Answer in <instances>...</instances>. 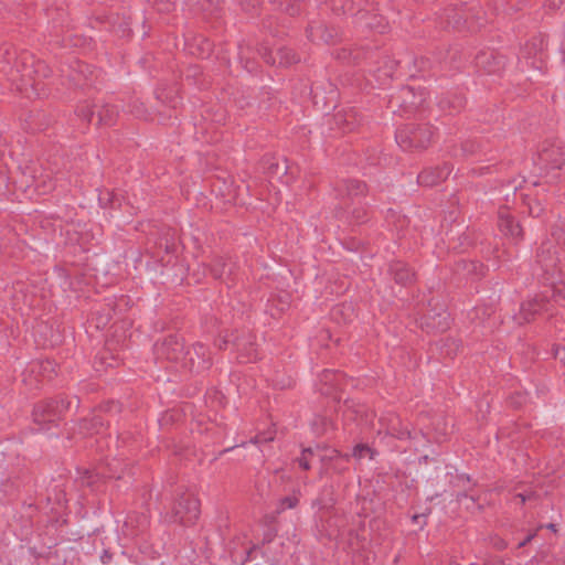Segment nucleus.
<instances>
[{
  "label": "nucleus",
  "mask_w": 565,
  "mask_h": 565,
  "mask_svg": "<svg viewBox=\"0 0 565 565\" xmlns=\"http://www.w3.org/2000/svg\"><path fill=\"white\" fill-rule=\"evenodd\" d=\"M307 32L312 42L330 43L332 41L331 32L322 24L311 25Z\"/></svg>",
  "instance_id": "11"
},
{
  "label": "nucleus",
  "mask_w": 565,
  "mask_h": 565,
  "mask_svg": "<svg viewBox=\"0 0 565 565\" xmlns=\"http://www.w3.org/2000/svg\"><path fill=\"white\" fill-rule=\"evenodd\" d=\"M366 455L370 456V459H373L374 456H375V452L373 449H371L369 446L366 445H356L354 448H353V451H352V456L356 459H363Z\"/></svg>",
  "instance_id": "15"
},
{
  "label": "nucleus",
  "mask_w": 565,
  "mask_h": 565,
  "mask_svg": "<svg viewBox=\"0 0 565 565\" xmlns=\"http://www.w3.org/2000/svg\"><path fill=\"white\" fill-rule=\"evenodd\" d=\"M391 273L396 282L407 285L415 278L414 271L404 263L395 262L391 265Z\"/></svg>",
  "instance_id": "9"
},
{
  "label": "nucleus",
  "mask_w": 565,
  "mask_h": 565,
  "mask_svg": "<svg viewBox=\"0 0 565 565\" xmlns=\"http://www.w3.org/2000/svg\"><path fill=\"white\" fill-rule=\"evenodd\" d=\"M461 498H467V494L458 495V500H461Z\"/></svg>",
  "instance_id": "32"
},
{
  "label": "nucleus",
  "mask_w": 565,
  "mask_h": 565,
  "mask_svg": "<svg viewBox=\"0 0 565 565\" xmlns=\"http://www.w3.org/2000/svg\"><path fill=\"white\" fill-rule=\"evenodd\" d=\"M536 258V262L541 265L543 271L547 275H553L556 268L557 257L556 253L552 250V245L548 244L547 248L542 246V249L537 253Z\"/></svg>",
  "instance_id": "8"
},
{
  "label": "nucleus",
  "mask_w": 565,
  "mask_h": 565,
  "mask_svg": "<svg viewBox=\"0 0 565 565\" xmlns=\"http://www.w3.org/2000/svg\"><path fill=\"white\" fill-rule=\"evenodd\" d=\"M43 367H44L45 370L50 367V369L54 372V365H53V363H52V362H50V361L44 362V363H43Z\"/></svg>",
  "instance_id": "26"
},
{
  "label": "nucleus",
  "mask_w": 565,
  "mask_h": 565,
  "mask_svg": "<svg viewBox=\"0 0 565 565\" xmlns=\"http://www.w3.org/2000/svg\"><path fill=\"white\" fill-rule=\"evenodd\" d=\"M419 518H420L419 515H414V516H413V520H414L415 522H417V520H418Z\"/></svg>",
  "instance_id": "31"
},
{
  "label": "nucleus",
  "mask_w": 565,
  "mask_h": 565,
  "mask_svg": "<svg viewBox=\"0 0 565 565\" xmlns=\"http://www.w3.org/2000/svg\"><path fill=\"white\" fill-rule=\"evenodd\" d=\"M321 461L326 462V461H332V460H337V459H344L345 461L349 460V455H341L338 450L335 449H331L328 451V454H324V455H319Z\"/></svg>",
  "instance_id": "17"
},
{
  "label": "nucleus",
  "mask_w": 565,
  "mask_h": 565,
  "mask_svg": "<svg viewBox=\"0 0 565 565\" xmlns=\"http://www.w3.org/2000/svg\"><path fill=\"white\" fill-rule=\"evenodd\" d=\"M279 54L281 56V62L280 63H284V64H291V63H296L298 60L296 58V55L290 51V50H286V49H282V50H279Z\"/></svg>",
  "instance_id": "18"
},
{
  "label": "nucleus",
  "mask_w": 565,
  "mask_h": 565,
  "mask_svg": "<svg viewBox=\"0 0 565 565\" xmlns=\"http://www.w3.org/2000/svg\"><path fill=\"white\" fill-rule=\"evenodd\" d=\"M316 451L312 448H305L301 452V456L298 458V463L303 470L310 469V457L313 456Z\"/></svg>",
  "instance_id": "16"
},
{
  "label": "nucleus",
  "mask_w": 565,
  "mask_h": 565,
  "mask_svg": "<svg viewBox=\"0 0 565 565\" xmlns=\"http://www.w3.org/2000/svg\"><path fill=\"white\" fill-rule=\"evenodd\" d=\"M527 308H529V310H532L533 313H535V312H537L541 309V306L535 300L534 303L527 302V303L523 305V307H522L523 310H527Z\"/></svg>",
  "instance_id": "20"
},
{
  "label": "nucleus",
  "mask_w": 565,
  "mask_h": 565,
  "mask_svg": "<svg viewBox=\"0 0 565 565\" xmlns=\"http://www.w3.org/2000/svg\"><path fill=\"white\" fill-rule=\"evenodd\" d=\"M98 124L104 126H113L118 117V109L116 106L104 104L97 109Z\"/></svg>",
  "instance_id": "10"
},
{
  "label": "nucleus",
  "mask_w": 565,
  "mask_h": 565,
  "mask_svg": "<svg viewBox=\"0 0 565 565\" xmlns=\"http://www.w3.org/2000/svg\"><path fill=\"white\" fill-rule=\"evenodd\" d=\"M344 186L350 196L364 195L366 192V185L358 180H348L344 182Z\"/></svg>",
  "instance_id": "12"
},
{
  "label": "nucleus",
  "mask_w": 565,
  "mask_h": 565,
  "mask_svg": "<svg viewBox=\"0 0 565 565\" xmlns=\"http://www.w3.org/2000/svg\"><path fill=\"white\" fill-rule=\"evenodd\" d=\"M498 226L507 236H511L513 238H520L522 236V228L520 224L507 212H500Z\"/></svg>",
  "instance_id": "6"
},
{
  "label": "nucleus",
  "mask_w": 565,
  "mask_h": 565,
  "mask_svg": "<svg viewBox=\"0 0 565 565\" xmlns=\"http://www.w3.org/2000/svg\"><path fill=\"white\" fill-rule=\"evenodd\" d=\"M70 405H64L63 402H47L40 403L33 409L34 422L42 424L45 422H54L58 415Z\"/></svg>",
  "instance_id": "3"
},
{
  "label": "nucleus",
  "mask_w": 565,
  "mask_h": 565,
  "mask_svg": "<svg viewBox=\"0 0 565 565\" xmlns=\"http://www.w3.org/2000/svg\"><path fill=\"white\" fill-rule=\"evenodd\" d=\"M203 44H204V46L206 47V53H209V52H210V50H211V44H210V42L204 41V42H203Z\"/></svg>",
  "instance_id": "29"
},
{
  "label": "nucleus",
  "mask_w": 565,
  "mask_h": 565,
  "mask_svg": "<svg viewBox=\"0 0 565 565\" xmlns=\"http://www.w3.org/2000/svg\"><path fill=\"white\" fill-rule=\"evenodd\" d=\"M298 503H299V498L295 493L291 495L284 497L278 502L277 512L281 513L287 509H294L298 505Z\"/></svg>",
  "instance_id": "13"
},
{
  "label": "nucleus",
  "mask_w": 565,
  "mask_h": 565,
  "mask_svg": "<svg viewBox=\"0 0 565 565\" xmlns=\"http://www.w3.org/2000/svg\"><path fill=\"white\" fill-rule=\"evenodd\" d=\"M541 212H542V207L539 202H535V206L530 205V213L533 216H539Z\"/></svg>",
  "instance_id": "23"
},
{
  "label": "nucleus",
  "mask_w": 565,
  "mask_h": 565,
  "mask_svg": "<svg viewBox=\"0 0 565 565\" xmlns=\"http://www.w3.org/2000/svg\"><path fill=\"white\" fill-rule=\"evenodd\" d=\"M158 353L190 372H203L212 364L210 351L204 344L195 343L185 348L183 341L177 337L167 338L158 348Z\"/></svg>",
  "instance_id": "1"
},
{
  "label": "nucleus",
  "mask_w": 565,
  "mask_h": 565,
  "mask_svg": "<svg viewBox=\"0 0 565 565\" xmlns=\"http://www.w3.org/2000/svg\"><path fill=\"white\" fill-rule=\"evenodd\" d=\"M214 278H221L223 275V269H211Z\"/></svg>",
  "instance_id": "25"
},
{
  "label": "nucleus",
  "mask_w": 565,
  "mask_h": 565,
  "mask_svg": "<svg viewBox=\"0 0 565 565\" xmlns=\"http://www.w3.org/2000/svg\"><path fill=\"white\" fill-rule=\"evenodd\" d=\"M434 130L427 125L409 124L396 132V141L404 150L426 149L433 139Z\"/></svg>",
  "instance_id": "2"
},
{
  "label": "nucleus",
  "mask_w": 565,
  "mask_h": 565,
  "mask_svg": "<svg viewBox=\"0 0 565 565\" xmlns=\"http://www.w3.org/2000/svg\"><path fill=\"white\" fill-rule=\"evenodd\" d=\"M94 107L89 105L88 103H84L79 105L76 109V114L78 117H81L84 121L89 122L93 119V116L95 114Z\"/></svg>",
  "instance_id": "14"
},
{
  "label": "nucleus",
  "mask_w": 565,
  "mask_h": 565,
  "mask_svg": "<svg viewBox=\"0 0 565 565\" xmlns=\"http://www.w3.org/2000/svg\"><path fill=\"white\" fill-rule=\"evenodd\" d=\"M450 172L451 168L448 164L425 169L418 174L417 181L423 186H435L445 181Z\"/></svg>",
  "instance_id": "4"
},
{
  "label": "nucleus",
  "mask_w": 565,
  "mask_h": 565,
  "mask_svg": "<svg viewBox=\"0 0 565 565\" xmlns=\"http://www.w3.org/2000/svg\"><path fill=\"white\" fill-rule=\"evenodd\" d=\"M212 269H222V268H221V266L217 265V266L213 267Z\"/></svg>",
  "instance_id": "33"
},
{
  "label": "nucleus",
  "mask_w": 565,
  "mask_h": 565,
  "mask_svg": "<svg viewBox=\"0 0 565 565\" xmlns=\"http://www.w3.org/2000/svg\"><path fill=\"white\" fill-rule=\"evenodd\" d=\"M546 527L553 532H556V525L553 523L547 524Z\"/></svg>",
  "instance_id": "28"
},
{
  "label": "nucleus",
  "mask_w": 565,
  "mask_h": 565,
  "mask_svg": "<svg viewBox=\"0 0 565 565\" xmlns=\"http://www.w3.org/2000/svg\"><path fill=\"white\" fill-rule=\"evenodd\" d=\"M238 355L237 359L242 363H249L256 361L258 353L252 339H237L235 341Z\"/></svg>",
  "instance_id": "7"
},
{
  "label": "nucleus",
  "mask_w": 565,
  "mask_h": 565,
  "mask_svg": "<svg viewBox=\"0 0 565 565\" xmlns=\"http://www.w3.org/2000/svg\"><path fill=\"white\" fill-rule=\"evenodd\" d=\"M536 535V532L530 533L524 540L518 543V547L521 548L530 543Z\"/></svg>",
  "instance_id": "22"
},
{
  "label": "nucleus",
  "mask_w": 565,
  "mask_h": 565,
  "mask_svg": "<svg viewBox=\"0 0 565 565\" xmlns=\"http://www.w3.org/2000/svg\"><path fill=\"white\" fill-rule=\"evenodd\" d=\"M268 440H273V437H268V438H260V437H256V443H263V441H268Z\"/></svg>",
  "instance_id": "27"
},
{
  "label": "nucleus",
  "mask_w": 565,
  "mask_h": 565,
  "mask_svg": "<svg viewBox=\"0 0 565 565\" xmlns=\"http://www.w3.org/2000/svg\"><path fill=\"white\" fill-rule=\"evenodd\" d=\"M439 317H441V315H439ZM447 318H448V315L446 312H444L443 313L444 322H440V321H438V323L433 322L431 327L435 328V329H438V330L447 329L448 328Z\"/></svg>",
  "instance_id": "19"
},
{
  "label": "nucleus",
  "mask_w": 565,
  "mask_h": 565,
  "mask_svg": "<svg viewBox=\"0 0 565 565\" xmlns=\"http://www.w3.org/2000/svg\"><path fill=\"white\" fill-rule=\"evenodd\" d=\"M355 218H356V221H358V222H362V220H363V215H360V214H359V215H356V217H355Z\"/></svg>",
  "instance_id": "30"
},
{
  "label": "nucleus",
  "mask_w": 565,
  "mask_h": 565,
  "mask_svg": "<svg viewBox=\"0 0 565 565\" xmlns=\"http://www.w3.org/2000/svg\"><path fill=\"white\" fill-rule=\"evenodd\" d=\"M555 356L563 363L565 364V347H562V348H557L555 350Z\"/></svg>",
  "instance_id": "21"
},
{
  "label": "nucleus",
  "mask_w": 565,
  "mask_h": 565,
  "mask_svg": "<svg viewBox=\"0 0 565 565\" xmlns=\"http://www.w3.org/2000/svg\"><path fill=\"white\" fill-rule=\"evenodd\" d=\"M200 514L199 501L194 498H186L179 503L175 515L183 523L194 522Z\"/></svg>",
  "instance_id": "5"
},
{
  "label": "nucleus",
  "mask_w": 565,
  "mask_h": 565,
  "mask_svg": "<svg viewBox=\"0 0 565 565\" xmlns=\"http://www.w3.org/2000/svg\"><path fill=\"white\" fill-rule=\"evenodd\" d=\"M516 497H518V498H520L521 503H524L525 501H527V500H531V499H532L533 493H532V492H531V493H527V494H525V493H519Z\"/></svg>",
  "instance_id": "24"
}]
</instances>
